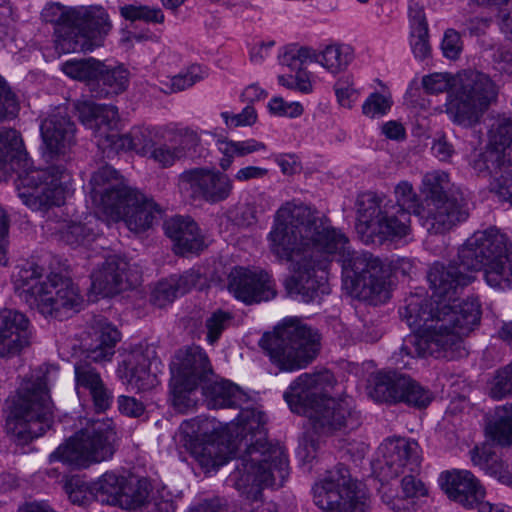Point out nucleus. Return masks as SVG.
<instances>
[{
    "label": "nucleus",
    "instance_id": "f257e3e1",
    "mask_svg": "<svg viewBox=\"0 0 512 512\" xmlns=\"http://www.w3.org/2000/svg\"><path fill=\"white\" fill-rule=\"evenodd\" d=\"M271 253L290 263L287 294L309 303L328 293L327 269L334 256L342 267L350 295L377 305L389 299V266L369 252L354 251L349 239L311 208L286 202L276 212L268 235Z\"/></svg>",
    "mask_w": 512,
    "mask_h": 512
},
{
    "label": "nucleus",
    "instance_id": "f03ea898",
    "mask_svg": "<svg viewBox=\"0 0 512 512\" xmlns=\"http://www.w3.org/2000/svg\"><path fill=\"white\" fill-rule=\"evenodd\" d=\"M427 279L432 290L429 298L422 294L410 295L400 309V317L414 330L403 339L399 356L446 358L448 360L467 354L462 339L467 336L481 316L476 298L459 300L458 295L473 277L455 264L445 266L434 263Z\"/></svg>",
    "mask_w": 512,
    "mask_h": 512
},
{
    "label": "nucleus",
    "instance_id": "7ed1b4c3",
    "mask_svg": "<svg viewBox=\"0 0 512 512\" xmlns=\"http://www.w3.org/2000/svg\"><path fill=\"white\" fill-rule=\"evenodd\" d=\"M265 423L264 413L242 409L236 422L227 424L230 444L243 450L229 481L247 498L257 499L263 488L283 486L288 476L284 450L267 440Z\"/></svg>",
    "mask_w": 512,
    "mask_h": 512
},
{
    "label": "nucleus",
    "instance_id": "20e7f679",
    "mask_svg": "<svg viewBox=\"0 0 512 512\" xmlns=\"http://www.w3.org/2000/svg\"><path fill=\"white\" fill-rule=\"evenodd\" d=\"M394 194L395 202L374 192L358 195L355 229L363 243H383L410 233L411 214L420 217L424 204L408 181L399 182Z\"/></svg>",
    "mask_w": 512,
    "mask_h": 512
},
{
    "label": "nucleus",
    "instance_id": "39448f33",
    "mask_svg": "<svg viewBox=\"0 0 512 512\" xmlns=\"http://www.w3.org/2000/svg\"><path fill=\"white\" fill-rule=\"evenodd\" d=\"M44 272L33 260L17 264L11 276L16 296L46 318L63 320L79 311L83 298L72 279L51 273L43 280Z\"/></svg>",
    "mask_w": 512,
    "mask_h": 512
},
{
    "label": "nucleus",
    "instance_id": "423d86ee",
    "mask_svg": "<svg viewBox=\"0 0 512 512\" xmlns=\"http://www.w3.org/2000/svg\"><path fill=\"white\" fill-rule=\"evenodd\" d=\"M458 260L466 270L484 269L491 287L512 284V243L495 227L474 232L458 249Z\"/></svg>",
    "mask_w": 512,
    "mask_h": 512
},
{
    "label": "nucleus",
    "instance_id": "0eeeda50",
    "mask_svg": "<svg viewBox=\"0 0 512 512\" xmlns=\"http://www.w3.org/2000/svg\"><path fill=\"white\" fill-rule=\"evenodd\" d=\"M79 120L93 132L97 146L103 151L134 150L140 155L150 154L158 144V129L135 127L128 134L119 135L118 109L112 105H98L89 101L75 104Z\"/></svg>",
    "mask_w": 512,
    "mask_h": 512
},
{
    "label": "nucleus",
    "instance_id": "6e6552de",
    "mask_svg": "<svg viewBox=\"0 0 512 512\" xmlns=\"http://www.w3.org/2000/svg\"><path fill=\"white\" fill-rule=\"evenodd\" d=\"M53 421V404L43 378L27 380L12 400L6 430L15 442L25 445L43 435Z\"/></svg>",
    "mask_w": 512,
    "mask_h": 512
},
{
    "label": "nucleus",
    "instance_id": "1a4fd4ad",
    "mask_svg": "<svg viewBox=\"0 0 512 512\" xmlns=\"http://www.w3.org/2000/svg\"><path fill=\"white\" fill-rule=\"evenodd\" d=\"M260 345L280 370L294 371L305 368L317 356L320 336L306 324L292 320L273 334H265Z\"/></svg>",
    "mask_w": 512,
    "mask_h": 512
},
{
    "label": "nucleus",
    "instance_id": "9d476101",
    "mask_svg": "<svg viewBox=\"0 0 512 512\" xmlns=\"http://www.w3.org/2000/svg\"><path fill=\"white\" fill-rule=\"evenodd\" d=\"M489 144L471 161L475 172L492 177V189L512 205V163L506 159V149L512 144V117L505 114L489 118Z\"/></svg>",
    "mask_w": 512,
    "mask_h": 512
},
{
    "label": "nucleus",
    "instance_id": "9b49d317",
    "mask_svg": "<svg viewBox=\"0 0 512 512\" xmlns=\"http://www.w3.org/2000/svg\"><path fill=\"white\" fill-rule=\"evenodd\" d=\"M116 432L110 420H89L85 427L49 455V462L60 461L74 468H87L112 458Z\"/></svg>",
    "mask_w": 512,
    "mask_h": 512
},
{
    "label": "nucleus",
    "instance_id": "f8f14e48",
    "mask_svg": "<svg viewBox=\"0 0 512 512\" xmlns=\"http://www.w3.org/2000/svg\"><path fill=\"white\" fill-rule=\"evenodd\" d=\"M497 97L498 87L487 74L463 71L454 79V90L446 104V113L455 124L472 127L480 122Z\"/></svg>",
    "mask_w": 512,
    "mask_h": 512
},
{
    "label": "nucleus",
    "instance_id": "ddd939ff",
    "mask_svg": "<svg viewBox=\"0 0 512 512\" xmlns=\"http://www.w3.org/2000/svg\"><path fill=\"white\" fill-rule=\"evenodd\" d=\"M379 451L384 461V476H403L401 490L406 498H417L427 494L424 483L417 478L422 457L421 448L416 441L403 437L388 438L380 445Z\"/></svg>",
    "mask_w": 512,
    "mask_h": 512
},
{
    "label": "nucleus",
    "instance_id": "4468645a",
    "mask_svg": "<svg viewBox=\"0 0 512 512\" xmlns=\"http://www.w3.org/2000/svg\"><path fill=\"white\" fill-rule=\"evenodd\" d=\"M69 179L63 166L53 165L19 173L16 188L19 198L27 207L45 211L64 203Z\"/></svg>",
    "mask_w": 512,
    "mask_h": 512
},
{
    "label": "nucleus",
    "instance_id": "2eb2a0df",
    "mask_svg": "<svg viewBox=\"0 0 512 512\" xmlns=\"http://www.w3.org/2000/svg\"><path fill=\"white\" fill-rule=\"evenodd\" d=\"M313 499L323 512H366L369 508L365 492L351 479L348 468L342 464L314 485Z\"/></svg>",
    "mask_w": 512,
    "mask_h": 512
},
{
    "label": "nucleus",
    "instance_id": "dca6fc26",
    "mask_svg": "<svg viewBox=\"0 0 512 512\" xmlns=\"http://www.w3.org/2000/svg\"><path fill=\"white\" fill-rule=\"evenodd\" d=\"M72 32L63 35L61 46L67 51H92L103 45L112 29V22L106 9L100 5L75 7Z\"/></svg>",
    "mask_w": 512,
    "mask_h": 512
},
{
    "label": "nucleus",
    "instance_id": "f3484780",
    "mask_svg": "<svg viewBox=\"0 0 512 512\" xmlns=\"http://www.w3.org/2000/svg\"><path fill=\"white\" fill-rule=\"evenodd\" d=\"M439 485L449 499L465 508H477L479 512H510L485 501L484 486L469 470L455 469L442 472L439 476Z\"/></svg>",
    "mask_w": 512,
    "mask_h": 512
},
{
    "label": "nucleus",
    "instance_id": "a211bd4d",
    "mask_svg": "<svg viewBox=\"0 0 512 512\" xmlns=\"http://www.w3.org/2000/svg\"><path fill=\"white\" fill-rule=\"evenodd\" d=\"M179 188L194 200L216 204L225 201L231 195L233 181L219 170L192 168L180 174Z\"/></svg>",
    "mask_w": 512,
    "mask_h": 512
},
{
    "label": "nucleus",
    "instance_id": "6ab92c4d",
    "mask_svg": "<svg viewBox=\"0 0 512 512\" xmlns=\"http://www.w3.org/2000/svg\"><path fill=\"white\" fill-rule=\"evenodd\" d=\"M469 217L467 199L461 191L452 192L439 200H426L419 217L430 234H444Z\"/></svg>",
    "mask_w": 512,
    "mask_h": 512
},
{
    "label": "nucleus",
    "instance_id": "aec40b11",
    "mask_svg": "<svg viewBox=\"0 0 512 512\" xmlns=\"http://www.w3.org/2000/svg\"><path fill=\"white\" fill-rule=\"evenodd\" d=\"M334 383V377L328 371L303 373L289 385L283 396L293 412L306 416L329 396Z\"/></svg>",
    "mask_w": 512,
    "mask_h": 512
},
{
    "label": "nucleus",
    "instance_id": "412c9836",
    "mask_svg": "<svg viewBox=\"0 0 512 512\" xmlns=\"http://www.w3.org/2000/svg\"><path fill=\"white\" fill-rule=\"evenodd\" d=\"M306 417L311 422L313 432L319 436H331L358 425L356 413L352 410L350 402L347 399L330 396L324 397Z\"/></svg>",
    "mask_w": 512,
    "mask_h": 512
},
{
    "label": "nucleus",
    "instance_id": "4be33fe9",
    "mask_svg": "<svg viewBox=\"0 0 512 512\" xmlns=\"http://www.w3.org/2000/svg\"><path fill=\"white\" fill-rule=\"evenodd\" d=\"M228 290L245 304L269 301L276 296V289L267 272L235 267L228 275Z\"/></svg>",
    "mask_w": 512,
    "mask_h": 512
},
{
    "label": "nucleus",
    "instance_id": "5701e85b",
    "mask_svg": "<svg viewBox=\"0 0 512 512\" xmlns=\"http://www.w3.org/2000/svg\"><path fill=\"white\" fill-rule=\"evenodd\" d=\"M116 206L118 209H111L107 215L115 221L124 220L127 228L135 233L149 229L161 213L156 203L134 190Z\"/></svg>",
    "mask_w": 512,
    "mask_h": 512
},
{
    "label": "nucleus",
    "instance_id": "b1692460",
    "mask_svg": "<svg viewBox=\"0 0 512 512\" xmlns=\"http://www.w3.org/2000/svg\"><path fill=\"white\" fill-rule=\"evenodd\" d=\"M75 132V124L66 114H49L40 124L44 155L49 159L65 155L75 144Z\"/></svg>",
    "mask_w": 512,
    "mask_h": 512
},
{
    "label": "nucleus",
    "instance_id": "393cba45",
    "mask_svg": "<svg viewBox=\"0 0 512 512\" xmlns=\"http://www.w3.org/2000/svg\"><path fill=\"white\" fill-rule=\"evenodd\" d=\"M30 321L25 314L13 310H0V358L18 355L31 342Z\"/></svg>",
    "mask_w": 512,
    "mask_h": 512
},
{
    "label": "nucleus",
    "instance_id": "a878e982",
    "mask_svg": "<svg viewBox=\"0 0 512 512\" xmlns=\"http://www.w3.org/2000/svg\"><path fill=\"white\" fill-rule=\"evenodd\" d=\"M89 186L93 203L105 214L117 209L116 204L133 191L122 183L118 172L109 165L100 167L92 174Z\"/></svg>",
    "mask_w": 512,
    "mask_h": 512
},
{
    "label": "nucleus",
    "instance_id": "bb28decb",
    "mask_svg": "<svg viewBox=\"0 0 512 512\" xmlns=\"http://www.w3.org/2000/svg\"><path fill=\"white\" fill-rule=\"evenodd\" d=\"M93 291L110 297L133 284L129 276V263L122 257L111 255L91 275Z\"/></svg>",
    "mask_w": 512,
    "mask_h": 512
},
{
    "label": "nucleus",
    "instance_id": "cd10ccee",
    "mask_svg": "<svg viewBox=\"0 0 512 512\" xmlns=\"http://www.w3.org/2000/svg\"><path fill=\"white\" fill-rule=\"evenodd\" d=\"M171 372L177 379L195 380L198 385L214 377L208 356L199 346L179 350L171 364Z\"/></svg>",
    "mask_w": 512,
    "mask_h": 512
},
{
    "label": "nucleus",
    "instance_id": "c85d7f7f",
    "mask_svg": "<svg viewBox=\"0 0 512 512\" xmlns=\"http://www.w3.org/2000/svg\"><path fill=\"white\" fill-rule=\"evenodd\" d=\"M192 433L196 438L207 440L201 452L198 453L199 462L206 468H216L227 462V453L219 448L217 440L221 423L208 417H198L190 422Z\"/></svg>",
    "mask_w": 512,
    "mask_h": 512
},
{
    "label": "nucleus",
    "instance_id": "c756f323",
    "mask_svg": "<svg viewBox=\"0 0 512 512\" xmlns=\"http://www.w3.org/2000/svg\"><path fill=\"white\" fill-rule=\"evenodd\" d=\"M166 235L174 243L178 255L199 253L204 249V238L197 223L189 216H175L164 224Z\"/></svg>",
    "mask_w": 512,
    "mask_h": 512
},
{
    "label": "nucleus",
    "instance_id": "7c9ffc66",
    "mask_svg": "<svg viewBox=\"0 0 512 512\" xmlns=\"http://www.w3.org/2000/svg\"><path fill=\"white\" fill-rule=\"evenodd\" d=\"M27 153L20 133L7 127L0 128V181L26 165Z\"/></svg>",
    "mask_w": 512,
    "mask_h": 512
},
{
    "label": "nucleus",
    "instance_id": "2f4dec72",
    "mask_svg": "<svg viewBox=\"0 0 512 512\" xmlns=\"http://www.w3.org/2000/svg\"><path fill=\"white\" fill-rule=\"evenodd\" d=\"M89 335L92 343L87 348V358L94 362L108 361L115 353V345L120 340V332L104 317H94Z\"/></svg>",
    "mask_w": 512,
    "mask_h": 512
},
{
    "label": "nucleus",
    "instance_id": "473e14b6",
    "mask_svg": "<svg viewBox=\"0 0 512 512\" xmlns=\"http://www.w3.org/2000/svg\"><path fill=\"white\" fill-rule=\"evenodd\" d=\"M149 356L141 348L129 352L119 365L118 373L129 385L137 390L151 389L157 382L156 375L150 372Z\"/></svg>",
    "mask_w": 512,
    "mask_h": 512
},
{
    "label": "nucleus",
    "instance_id": "72a5a7b5",
    "mask_svg": "<svg viewBox=\"0 0 512 512\" xmlns=\"http://www.w3.org/2000/svg\"><path fill=\"white\" fill-rule=\"evenodd\" d=\"M75 382L78 395L82 390L88 391L98 411H105L109 408L112 395L105 386L100 373L90 363L82 361L75 365Z\"/></svg>",
    "mask_w": 512,
    "mask_h": 512
},
{
    "label": "nucleus",
    "instance_id": "f704fd0d",
    "mask_svg": "<svg viewBox=\"0 0 512 512\" xmlns=\"http://www.w3.org/2000/svg\"><path fill=\"white\" fill-rule=\"evenodd\" d=\"M469 453L474 466L500 483L512 486V466L489 443L475 446Z\"/></svg>",
    "mask_w": 512,
    "mask_h": 512
},
{
    "label": "nucleus",
    "instance_id": "c9c22d12",
    "mask_svg": "<svg viewBox=\"0 0 512 512\" xmlns=\"http://www.w3.org/2000/svg\"><path fill=\"white\" fill-rule=\"evenodd\" d=\"M210 377L202 384V392L210 408L237 407L247 402L248 397L237 385L224 379Z\"/></svg>",
    "mask_w": 512,
    "mask_h": 512
},
{
    "label": "nucleus",
    "instance_id": "e433bc0d",
    "mask_svg": "<svg viewBox=\"0 0 512 512\" xmlns=\"http://www.w3.org/2000/svg\"><path fill=\"white\" fill-rule=\"evenodd\" d=\"M404 374L395 371L378 372L371 378L369 395L377 402L398 403L403 397L400 386Z\"/></svg>",
    "mask_w": 512,
    "mask_h": 512
},
{
    "label": "nucleus",
    "instance_id": "4c0bfd02",
    "mask_svg": "<svg viewBox=\"0 0 512 512\" xmlns=\"http://www.w3.org/2000/svg\"><path fill=\"white\" fill-rule=\"evenodd\" d=\"M485 433L497 445H512V403L495 408L494 413L487 419Z\"/></svg>",
    "mask_w": 512,
    "mask_h": 512
},
{
    "label": "nucleus",
    "instance_id": "58836bf2",
    "mask_svg": "<svg viewBox=\"0 0 512 512\" xmlns=\"http://www.w3.org/2000/svg\"><path fill=\"white\" fill-rule=\"evenodd\" d=\"M100 70L95 86L97 97L118 95L127 89L130 73L123 65L111 66L102 62Z\"/></svg>",
    "mask_w": 512,
    "mask_h": 512
},
{
    "label": "nucleus",
    "instance_id": "ea45409f",
    "mask_svg": "<svg viewBox=\"0 0 512 512\" xmlns=\"http://www.w3.org/2000/svg\"><path fill=\"white\" fill-rule=\"evenodd\" d=\"M151 492L147 479L125 478L118 506L127 510L143 509Z\"/></svg>",
    "mask_w": 512,
    "mask_h": 512
},
{
    "label": "nucleus",
    "instance_id": "a19ab883",
    "mask_svg": "<svg viewBox=\"0 0 512 512\" xmlns=\"http://www.w3.org/2000/svg\"><path fill=\"white\" fill-rule=\"evenodd\" d=\"M125 477L113 472H106L91 483L94 499L109 505H118Z\"/></svg>",
    "mask_w": 512,
    "mask_h": 512
},
{
    "label": "nucleus",
    "instance_id": "79ce46f5",
    "mask_svg": "<svg viewBox=\"0 0 512 512\" xmlns=\"http://www.w3.org/2000/svg\"><path fill=\"white\" fill-rule=\"evenodd\" d=\"M102 61L95 58L68 60L62 65V71L70 78L83 81L95 91V86L101 73Z\"/></svg>",
    "mask_w": 512,
    "mask_h": 512
},
{
    "label": "nucleus",
    "instance_id": "37998d69",
    "mask_svg": "<svg viewBox=\"0 0 512 512\" xmlns=\"http://www.w3.org/2000/svg\"><path fill=\"white\" fill-rule=\"evenodd\" d=\"M425 200H439L451 195L452 192L460 191L450 183L449 175L445 171L434 170L424 175L422 180Z\"/></svg>",
    "mask_w": 512,
    "mask_h": 512
},
{
    "label": "nucleus",
    "instance_id": "c03bdc74",
    "mask_svg": "<svg viewBox=\"0 0 512 512\" xmlns=\"http://www.w3.org/2000/svg\"><path fill=\"white\" fill-rule=\"evenodd\" d=\"M170 387L172 405L179 412H185L196 405L195 393L198 384L195 383V380L177 379L172 376Z\"/></svg>",
    "mask_w": 512,
    "mask_h": 512
},
{
    "label": "nucleus",
    "instance_id": "a18cd8bd",
    "mask_svg": "<svg viewBox=\"0 0 512 512\" xmlns=\"http://www.w3.org/2000/svg\"><path fill=\"white\" fill-rule=\"evenodd\" d=\"M352 58L349 47L328 45L318 53L317 62L329 72L337 74L348 67Z\"/></svg>",
    "mask_w": 512,
    "mask_h": 512
},
{
    "label": "nucleus",
    "instance_id": "49530a36",
    "mask_svg": "<svg viewBox=\"0 0 512 512\" xmlns=\"http://www.w3.org/2000/svg\"><path fill=\"white\" fill-rule=\"evenodd\" d=\"M401 385L403 397L399 399V402L422 409L426 408L432 401V393L411 377L404 375Z\"/></svg>",
    "mask_w": 512,
    "mask_h": 512
},
{
    "label": "nucleus",
    "instance_id": "de8ad7c7",
    "mask_svg": "<svg viewBox=\"0 0 512 512\" xmlns=\"http://www.w3.org/2000/svg\"><path fill=\"white\" fill-rule=\"evenodd\" d=\"M59 236L67 245L78 247L90 243L95 234L93 229L83 223L67 222L59 228Z\"/></svg>",
    "mask_w": 512,
    "mask_h": 512
},
{
    "label": "nucleus",
    "instance_id": "09e8293b",
    "mask_svg": "<svg viewBox=\"0 0 512 512\" xmlns=\"http://www.w3.org/2000/svg\"><path fill=\"white\" fill-rule=\"evenodd\" d=\"M74 10L75 7L69 8L59 3H51L43 9L41 15L46 22L57 25L59 32L67 29V32H65V35H67L68 32H72L73 23L75 22L72 16Z\"/></svg>",
    "mask_w": 512,
    "mask_h": 512
},
{
    "label": "nucleus",
    "instance_id": "8fccbe9b",
    "mask_svg": "<svg viewBox=\"0 0 512 512\" xmlns=\"http://www.w3.org/2000/svg\"><path fill=\"white\" fill-rule=\"evenodd\" d=\"M120 15L129 21H144L153 23H162L164 15L160 8L149 7L141 4H128L121 6Z\"/></svg>",
    "mask_w": 512,
    "mask_h": 512
},
{
    "label": "nucleus",
    "instance_id": "3c124183",
    "mask_svg": "<svg viewBox=\"0 0 512 512\" xmlns=\"http://www.w3.org/2000/svg\"><path fill=\"white\" fill-rule=\"evenodd\" d=\"M488 395L500 400L512 394V362L499 369L487 385Z\"/></svg>",
    "mask_w": 512,
    "mask_h": 512
},
{
    "label": "nucleus",
    "instance_id": "603ef678",
    "mask_svg": "<svg viewBox=\"0 0 512 512\" xmlns=\"http://www.w3.org/2000/svg\"><path fill=\"white\" fill-rule=\"evenodd\" d=\"M233 316L230 312L216 310L206 319L207 341L209 344L217 342L222 332L229 326Z\"/></svg>",
    "mask_w": 512,
    "mask_h": 512
},
{
    "label": "nucleus",
    "instance_id": "864d4df0",
    "mask_svg": "<svg viewBox=\"0 0 512 512\" xmlns=\"http://www.w3.org/2000/svg\"><path fill=\"white\" fill-rule=\"evenodd\" d=\"M149 155L161 167L166 168L181 159V150L176 149L172 139L169 143H161L159 138L158 144L154 146Z\"/></svg>",
    "mask_w": 512,
    "mask_h": 512
},
{
    "label": "nucleus",
    "instance_id": "5fc2aeb1",
    "mask_svg": "<svg viewBox=\"0 0 512 512\" xmlns=\"http://www.w3.org/2000/svg\"><path fill=\"white\" fill-rule=\"evenodd\" d=\"M65 492L74 504L83 505L93 498L91 484H85L79 477H71L64 484Z\"/></svg>",
    "mask_w": 512,
    "mask_h": 512
},
{
    "label": "nucleus",
    "instance_id": "6e6d98bb",
    "mask_svg": "<svg viewBox=\"0 0 512 512\" xmlns=\"http://www.w3.org/2000/svg\"><path fill=\"white\" fill-rule=\"evenodd\" d=\"M204 71L198 65L190 66L186 72L171 78L170 92L183 91L203 79Z\"/></svg>",
    "mask_w": 512,
    "mask_h": 512
},
{
    "label": "nucleus",
    "instance_id": "4d7b16f0",
    "mask_svg": "<svg viewBox=\"0 0 512 512\" xmlns=\"http://www.w3.org/2000/svg\"><path fill=\"white\" fill-rule=\"evenodd\" d=\"M335 93L338 102L345 108H351L359 97L358 90L354 87L351 76H345L335 83Z\"/></svg>",
    "mask_w": 512,
    "mask_h": 512
},
{
    "label": "nucleus",
    "instance_id": "13d9d810",
    "mask_svg": "<svg viewBox=\"0 0 512 512\" xmlns=\"http://www.w3.org/2000/svg\"><path fill=\"white\" fill-rule=\"evenodd\" d=\"M18 111V102L15 94L0 75V121L12 118Z\"/></svg>",
    "mask_w": 512,
    "mask_h": 512
},
{
    "label": "nucleus",
    "instance_id": "bf43d9fd",
    "mask_svg": "<svg viewBox=\"0 0 512 512\" xmlns=\"http://www.w3.org/2000/svg\"><path fill=\"white\" fill-rule=\"evenodd\" d=\"M179 294L177 293L173 281L169 279L160 281L157 286L154 288L151 294L152 303L159 307L163 308L166 305L172 303Z\"/></svg>",
    "mask_w": 512,
    "mask_h": 512
},
{
    "label": "nucleus",
    "instance_id": "052dcab7",
    "mask_svg": "<svg viewBox=\"0 0 512 512\" xmlns=\"http://www.w3.org/2000/svg\"><path fill=\"white\" fill-rule=\"evenodd\" d=\"M390 107V98L380 93H372L364 102L362 111L364 115L375 118L385 115Z\"/></svg>",
    "mask_w": 512,
    "mask_h": 512
},
{
    "label": "nucleus",
    "instance_id": "680f3d73",
    "mask_svg": "<svg viewBox=\"0 0 512 512\" xmlns=\"http://www.w3.org/2000/svg\"><path fill=\"white\" fill-rule=\"evenodd\" d=\"M422 85L427 93L439 94L448 91L451 87L454 88V81L452 82L448 74L434 73L425 76Z\"/></svg>",
    "mask_w": 512,
    "mask_h": 512
},
{
    "label": "nucleus",
    "instance_id": "e2e57ef3",
    "mask_svg": "<svg viewBox=\"0 0 512 512\" xmlns=\"http://www.w3.org/2000/svg\"><path fill=\"white\" fill-rule=\"evenodd\" d=\"M172 141L176 149L181 150V159L186 157L187 153L191 150L195 151L196 147L200 144V137L198 134L189 129L179 131Z\"/></svg>",
    "mask_w": 512,
    "mask_h": 512
},
{
    "label": "nucleus",
    "instance_id": "0e129e2a",
    "mask_svg": "<svg viewBox=\"0 0 512 512\" xmlns=\"http://www.w3.org/2000/svg\"><path fill=\"white\" fill-rule=\"evenodd\" d=\"M269 110L278 116L298 117L303 113V107L298 102H286L281 97H275L269 102Z\"/></svg>",
    "mask_w": 512,
    "mask_h": 512
},
{
    "label": "nucleus",
    "instance_id": "69168bd1",
    "mask_svg": "<svg viewBox=\"0 0 512 512\" xmlns=\"http://www.w3.org/2000/svg\"><path fill=\"white\" fill-rule=\"evenodd\" d=\"M221 116L225 120L226 125L232 127L251 126L257 120V113L250 105H247L241 113L230 114L223 112Z\"/></svg>",
    "mask_w": 512,
    "mask_h": 512
},
{
    "label": "nucleus",
    "instance_id": "338daca9",
    "mask_svg": "<svg viewBox=\"0 0 512 512\" xmlns=\"http://www.w3.org/2000/svg\"><path fill=\"white\" fill-rule=\"evenodd\" d=\"M441 48L446 58L452 60L457 59L462 51V43L459 33L453 29H448L444 34Z\"/></svg>",
    "mask_w": 512,
    "mask_h": 512
},
{
    "label": "nucleus",
    "instance_id": "774afa93",
    "mask_svg": "<svg viewBox=\"0 0 512 512\" xmlns=\"http://www.w3.org/2000/svg\"><path fill=\"white\" fill-rule=\"evenodd\" d=\"M218 151L222 154L219 160V166L223 171L228 170L235 157H238L236 142L227 138L217 140Z\"/></svg>",
    "mask_w": 512,
    "mask_h": 512
}]
</instances>
